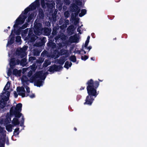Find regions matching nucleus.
Wrapping results in <instances>:
<instances>
[{
    "instance_id": "obj_1",
    "label": "nucleus",
    "mask_w": 147,
    "mask_h": 147,
    "mask_svg": "<svg viewBox=\"0 0 147 147\" xmlns=\"http://www.w3.org/2000/svg\"><path fill=\"white\" fill-rule=\"evenodd\" d=\"M86 89L88 95L86 97L84 105H91L98 94L96 89L99 85V82L97 81H94L92 79L88 80L86 83Z\"/></svg>"
},
{
    "instance_id": "obj_2",
    "label": "nucleus",
    "mask_w": 147,
    "mask_h": 147,
    "mask_svg": "<svg viewBox=\"0 0 147 147\" xmlns=\"http://www.w3.org/2000/svg\"><path fill=\"white\" fill-rule=\"evenodd\" d=\"M22 104L21 103L18 104L15 107H12L10 110V115L11 116L14 115L15 117L14 118L12 121V123L13 126L18 125L20 123L18 119L22 115V114L20 113L22 110Z\"/></svg>"
},
{
    "instance_id": "obj_3",
    "label": "nucleus",
    "mask_w": 147,
    "mask_h": 147,
    "mask_svg": "<svg viewBox=\"0 0 147 147\" xmlns=\"http://www.w3.org/2000/svg\"><path fill=\"white\" fill-rule=\"evenodd\" d=\"M31 10L30 7L29 6L26 8L24 10V12H22L15 21V24L13 26V28H17L18 25L23 24L27 18L25 15H26L29 11Z\"/></svg>"
},
{
    "instance_id": "obj_4",
    "label": "nucleus",
    "mask_w": 147,
    "mask_h": 147,
    "mask_svg": "<svg viewBox=\"0 0 147 147\" xmlns=\"http://www.w3.org/2000/svg\"><path fill=\"white\" fill-rule=\"evenodd\" d=\"M23 86L26 88V93L25 94V90L23 86H18L17 88V91L18 93V94L22 96V97H27L29 96V94L30 93V88L28 86L23 84Z\"/></svg>"
},
{
    "instance_id": "obj_5",
    "label": "nucleus",
    "mask_w": 147,
    "mask_h": 147,
    "mask_svg": "<svg viewBox=\"0 0 147 147\" xmlns=\"http://www.w3.org/2000/svg\"><path fill=\"white\" fill-rule=\"evenodd\" d=\"M36 20L34 23V32L37 35H39L41 33L43 30L42 24L39 22H36Z\"/></svg>"
},
{
    "instance_id": "obj_6",
    "label": "nucleus",
    "mask_w": 147,
    "mask_h": 147,
    "mask_svg": "<svg viewBox=\"0 0 147 147\" xmlns=\"http://www.w3.org/2000/svg\"><path fill=\"white\" fill-rule=\"evenodd\" d=\"M41 78H37L35 75V73L30 78V81L32 83L34 82V84L37 87H40L42 85L43 82L41 80Z\"/></svg>"
},
{
    "instance_id": "obj_7",
    "label": "nucleus",
    "mask_w": 147,
    "mask_h": 147,
    "mask_svg": "<svg viewBox=\"0 0 147 147\" xmlns=\"http://www.w3.org/2000/svg\"><path fill=\"white\" fill-rule=\"evenodd\" d=\"M49 69L48 71L52 73H53L54 71H59L63 68V67L61 65H57L55 64L51 65L49 67Z\"/></svg>"
},
{
    "instance_id": "obj_8",
    "label": "nucleus",
    "mask_w": 147,
    "mask_h": 147,
    "mask_svg": "<svg viewBox=\"0 0 147 147\" xmlns=\"http://www.w3.org/2000/svg\"><path fill=\"white\" fill-rule=\"evenodd\" d=\"M35 36L32 31H29L28 36L26 37V40L30 42H33L35 41L36 40L35 38Z\"/></svg>"
},
{
    "instance_id": "obj_9",
    "label": "nucleus",
    "mask_w": 147,
    "mask_h": 147,
    "mask_svg": "<svg viewBox=\"0 0 147 147\" xmlns=\"http://www.w3.org/2000/svg\"><path fill=\"white\" fill-rule=\"evenodd\" d=\"M48 74V72H46L43 74L42 71H39L35 73V75L37 78H41L42 80H44L46 78Z\"/></svg>"
},
{
    "instance_id": "obj_10",
    "label": "nucleus",
    "mask_w": 147,
    "mask_h": 147,
    "mask_svg": "<svg viewBox=\"0 0 147 147\" xmlns=\"http://www.w3.org/2000/svg\"><path fill=\"white\" fill-rule=\"evenodd\" d=\"M41 5L42 7L45 9L47 7L48 8H51L53 6V3H45L44 0H41Z\"/></svg>"
},
{
    "instance_id": "obj_11",
    "label": "nucleus",
    "mask_w": 147,
    "mask_h": 147,
    "mask_svg": "<svg viewBox=\"0 0 147 147\" xmlns=\"http://www.w3.org/2000/svg\"><path fill=\"white\" fill-rule=\"evenodd\" d=\"M39 0H36L34 2L32 3L29 6L31 10L35 9L36 7L40 6Z\"/></svg>"
},
{
    "instance_id": "obj_12",
    "label": "nucleus",
    "mask_w": 147,
    "mask_h": 147,
    "mask_svg": "<svg viewBox=\"0 0 147 147\" xmlns=\"http://www.w3.org/2000/svg\"><path fill=\"white\" fill-rule=\"evenodd\" d=\"M13 30H12L11 31V34L10 36H11L10 39L8 41V42L7 44V46L9 45H11L13 44L15 40V35L14 34H13Z\"/></svg>"
},
{
    "instance_id": "obj_13",
    "label": "nucleus",
    "mask_w": 147,
    "mask_h": 147,
    "mask_svg": "<svg viewBox=\"0 0 147 147\" xmlns=\"http://www.w3.org/2000/svg\"><path fill=\"white\" fill-rule=\"evenodd\" d=\"M59 54L61 55H65V57H67L69 55V53L67 50L62 49L60 50Z\"/></svg>"
},
{
    "instance_id": "obj_14",
    "label": "nucleus",
    "mask_w": 147,
    "mask_h": 147,
    "mask_svg": "<svg viewBox=\"0 0 147 147\" xmlns=\"http://www.w3.org/2000/svg\"><path fill=\"white\" fill-rule=\"evenodd\" d=\"M9 64L11 68L13 69L14 68L16 65L15 58H12L11 59Z\"/></svg>"
},
{
    "instance_id": "obj_15",
    "label": "nucleus",
    "mask_w": 147,
    "mask_h": 147,
    "mask_svg": "<svg viewBox=\"0 0 147 147\" xmlns=\"http://www.w3.org/2000/svg\"><path fill=\"white\" fill-rule=\"evenodd\" d=\"M44 16L45 15L43 10L41 8H39L38 17H39V19H42L44 18Z\"/></svg>"
},
{
    "instance_id": "obj_16",
    "label": "nucleus",
    "mask_w": 147,
    "mask_h": 147,
    "mask_svg": "<svg viewBox=\"0 0 147 147\" xmlns=\"http://www.w3.org/2000/svg\"><path fill=\"white\" fill-rule=\"evenodd\" d=\"M24 52L23 49L21 48L20 50H17L16 53L17 55L20 56L21 58H22L24 57Z\"/></svg>"
},
{
    "instance_id": "obj_17",
    "label": "nucleus",
    "mask_w": 147,
    "mask_h": 147,
    "mask_svg": "<svg viewBox=\"0 0 147 147\" xmlns=\"http://www.w3.org/2000/svg\"><path fill=\"white\" fill-rule=\"evenodd\" d=\"M51 29L48 27L45 28L43 31L45 35L46 36L50 35L51 34Z\"/></svg>"
},
{
    "instance_id": "obj_18",
    "label": "nucleus",
    "mask_w": 147,
    "mask_h": 147,
    "mask_svg": "<svg viewBox=\"0 0 147 147\" xmlns=\"http://www.w3.org/2000/svg\"><path fill=\"white\" fill-rule=\"evenodd\" d=\"M21 70H18L17 69H15L13 70V74L16 76H20L21 75Z\"/></svg>"
},
{
    "instance_id": "obj_19",
    "label": "nucleus",
    "mask_w": 147,
    "mask_h": 147,
    "mask_svg": "<svg viewBox=\"0 0 147 147\" xmlns=\"http://www.w3.org/2000/svg\"><path fill=\"white\" fill-rule=\"evenodd\" d=\"M47 46L49 48H55L56 47V44L51 40L49 41L47 43Z\"/></svg>"
},
{
    "instance_id": "obj_20",
    "label": "nucleus",
    "mask_w": 147,
    "mask_h": 147,
    "mask_svg": "<svg viewBox=\"0 0 147 147\" xmlns=\"http://www.w3.org/2000/svg\"><path fill=\"white\" fill-rule=\"evenodd\" d=\"M66 60V59H65V57H60L59 59H57V63L60 65L62 66Z\"/></svg>"
},
{
    "instance_id": "obj_21",
    "label": "nucleus",
    "mask_w": 147,
    "mask_h": 147,
    "mask_svg": "<svg viewBox=\"0 0 147 147\" xmlns=\"http://www.w3.org/2000/svg\"><path fill=\"white\" fill-rule=\"evenodd\" d=\"M6 103H5L3 100H2V99L0 100V107L1 108L3 109L6 106H7V107H8L9 105H6Z\"/></svg>"
},
{
    "instance_id": "obj_22",
    "label": "nucleus",
    "mask_w": 147,
    "mask_h": 147,
    "mask_svg": "<svg viewBox=\"0 0 147 147\" xmlns=\"http://www.w3.org/2000/svg\"><path fill=\"white\" fill-rule=\"evenodd\" d=\"M40 52L38 49H35L33 50L32 53H33V55L34 56H38L39 55Z\"/></svg>"
},
{
    "instance_id": "obj_23",
    "label": "nucleus",
    "mask_w": 147,
    "mask_h": 147,
    "mask_svg": "<svg viewBox=\"0 0 147 147\" xmlns=\"http://www.w3.org/2000/svg\"><path fill=\"white\" fill-rule=\"evenodd\" d=\"M13 125L11 124H9L6 125L5 126L6 130L9 132H11L12 131V127Z\"/></svg>"
},
{
    "instance_id": "obj_24",
    "label": "nucleus",
    "mask_w": 147,
    "mask_h": 147,
    "mask_svg": "<svg viewBox=\"0 0 147 147\" xmlns=\"http://www.w3.org/2000/svg\"><path fill=\"white\" fill-rule=\"evenodd\" d=\"M79 9H80L77 5L76 4H74L72 6L71 11L72 12H74V11H78Z\"/></svg>"
},
{
    "instance_id": "obj_25",
    "label": "nucleus",
    "mask_w": 147,
    "mask_h": 147,
    "mask_svg": "<svg viewBox=\"0 0 147 147\" xmlns=\"http://www.w3.org/2000/svg\"><path fill=\"white\" fill-rule=\"evenodd\" d=\"M12 116H10V114L9 115L7 114L6 116V118L5 121V122L8 123H10L11 121V117Z\"/></svg>"
},
{
    "instance_id": "obj_26",
    "label": "nucleus",
    "mask_w": 147,
    "mask_h": 147,
    "mask_svg": "<svg viewBox=\"0 0 147 147\" xmlns=\"http://www.w3.org/2000/svg\"><path fill=\"white\" fill-rule=\"evenodd\" d=\"M51 62L47 60H46L43 64V67H47L48 65H50Z\"/></svg>"
},
{
    "instance_id": "obj_27",
    "label": "nucleus",
    "mask_w": 147,
    "mask_h": 147,
    "mask_svg": "<svg viewBox=\"0 0 147 147\" xmlns=\"http://www.w3.org/2000/svg\"><path fill=\"white\" fill-rule=\"evenodd\" d=\"M86 9H82L81 10V12L79 14V16L81 17H82L86 13Z\"/></svg>"
},
{
    "instance_id": "obj_28",
    "label": "nucleus",
    "mask_w": 147,
    "mask_h": 147,
    "mask_svg": "<svg viewBox=\"0 0 147 147\" xmlns=\"http://www.w3.org/2000/svg\"><path fill=\"white\" fill-rule=\"evenodd\" d=\"M34 16V14L33 13H31L28 17L27 20H26L27 22H29L30 21L33 19Z\"/></svg>"
},
{
    "instance_id": "obj_29",
    "label": "nucleus",
    "mask_w": 147,
    "mask_h": 147,
    "mask_svg": "<svg viewBox=\"0 0 147 147\" xmlns=\"http://www.w3.org/2000/svg\"><path fill=\"white\" fill-rule=\"evenodd\" d=\"M78 39L77 36L75 35L71 36L70 37V40L73 41V42H76V40Z\"/></svg>"
},
{
    "instance_id": "obj_30",
    "label": "nucleus",
    "mask_w": 147,
    "mask_h": 147,
    "mask_svg": "<svg viewBox=\"0 0 147 147\" xmlns=\"http://www.w3.org/2000/svg\"><path fill=\"white\" fill-rule=\"evenodd\" d=\"M10 84L11 83L9 82H8L5 86L3 89V90L6 91L8 90L9 89Z\"/></svg>"
},
{
    "instance_id": "obj_31",
    "label": "nucleus",
    "mask_w": 147,
    "mask_h": 147,
    "mask_svg": "<svg viewBox=\"0 0 147 147\" xmlns=\"http://www.w3.org/2000/svg\"><path fill=\"white\" fill-rule=\"evenodd\" d=\"M26 61L27 59L26 58H24L22 59L20 61V64L24 66L26 64Z\"/></svg>"
},
{
    "instance_id": "obj_32",
    "label": "nucleus",
    "mask_w": 147,
    "mask_h": 147,
    "mask_svg": "<svg viewBox=\"0 0 147 147\" xmlns=\"http://www.w3.org/2000/svg\"><path fill=\"white\" fill-rule=\"evenodd\" d=\"M22 29H20V28L19 27V28L16 30L15 28H14L13 30V32L14 31V32L17 35H19L20 34L21 30Z\"/></svg>"
},
{
    "instance_id": "obj_33",
    "label": "nucleus",
    "mask_w": 147,
    "mask_h": 147,
    "mask_svg": "<svg viewBox=\"0 0 147 147\" xmlns=\"http://www.w3.org/2000/svg\"><path fill=\"white\" fill-rule=\"evenodd\" d=\"M70 60L73 62H75L76 61V58L75 55H71L69 58Z\"/></svg>"
},
{
    "instance_id": "obj_34",
    "label": "nucleus",
    "mask_w": 147,
    "mask_h": 147,
    "mask_svg": "<svg viewBox=\"0 0 147 147\" xmlns=\"http://www.w3.org/2000/svg\"><path fill=\"white\" fill-rule=\"evenodd\" d=\"M57 29L56 28L54 27L53 29V31L52 33V35L53 36H55L57 34Z\"/></svg>"
},
{
    "instance_id": "obj_35",
    "label": "nucleus",
    "mask_w": 147,
    "mask_h": 147,
    "mask_svg": "<svg viewBox=\"0 0 147 147\" xmlns=\"http://www.w3.org/2000/svg\"><path fill=\"white\" fill-rule=\"evenodd\" d=\"M19 130V128H17L15 129L13 132V135L15 136H16L17 135H18L19 134V132H18Z\"/></svg>"
},
{
    "instance_id": "obj_36",
    "label": "nucleus",
    "mask_w": 147,
    "mask_h": 147,
    "mask_svg": "<svg viewBox=\"0 0 147 147\" xmlns=\"http://www.w3.org/2000/svg\"><path fill=\"white\" fill-rule=\"evenodd\" d=\"M6 139L5 136H4L3 138H0V144H5Z\"/></svg>"
},
{
    "instance_id": "obj_37",
    "label": "nucleus",
    "mask_w": 147,
    "mask_h": 147,
    "mask_svg": "<svg viewBox=\"0 0 147 147\" xmlns=\"http://www.w3.org/2000/svg\"><path fill=\"white\" fill-rule=\"evenodd\" d=\"M28 25V22H26L22 26L20 27V28L22 30L23 29L27 27Z\"/></svg>"
},
{
    "instance_id": "obj_38",
    "label": "nucleus",
    "mask_w": 147,
    "mask_h": 147,
    "mask_svg": "<svg viewBox=\"0 0 147 147\" xmlns=\"http://www.w3.org/2000/svg\"><path fill=\"white\" fill-rule=\"evenodd\" d=\"M36 59V58L34 57H30L29 58V61L32 63L33 61L35 60Z\"/></svg>"
},
{
    "instance_id": "obj_39",
    "label": "nucleus",
    "mask_w": 147,
    "mask_h": 147,
    "mask_svg": "<svg viewBox=\"0 0 147 147\" xmlns=\"http://www.w3.org/2000/svg\"><path fill=\"white\" fill-rule=\"evenodd\" d=\"M16 42H19L21 40V37L20 36H17L16 38Z\"/></svg>"
},
{
    "instance_id": "obj_40",
    "label": "nucleus",
    "mask_w": 147,
    "mask_h": 147,
    "mask_svg": "<svg viewBox=\"0 0 147 147\" xmlns=\"http://www.w3.org/2000/svg\"><path fill=\"white\" fill-rule=\"evenodd\" d=\"M64 67L67 69H68L69 68V62L68 61L65 62Z\"/></svg>"
},
{
    "instance_id": "obj_41",
    "label": "nucleus",
    "mask_w": 147,
    "mask_h": 147,
    "mask_svg": "<svg viewBox=\"0 0 147 147\" xmlns=\"http://www.w3.org/2000/svg\"><path fill=\"white\" fill-rule=\"evenodd\" d=\"M67 31L68 34L70 35H71L73 34V30H71L69 28H68L67 29Z\"/></svg>"
},
{
    "instance_id": "obj_42",
    "label": "nucleus",
    "mask_w": 147,
    "mask_h": 147,
    "mask_svg": "<svg viewBox=\"0 0 147 147\" xmlns=\"http://www.w3.org/2000/svg\"><path fill=\"white\" fill-rule=\"evenodd\" d=\"M61 39H62V38L60 36H57L55 38V40L56 43H57V40H60Z\"/></svg>"
},
{
    "instance_id": "obj_43",
    "label": "nucleus",
    "mask_w": 147,
    "mask_h": 147,
    "mask_svg": "<svg viewBox=\"0 0 147 147\" xmlns=\"http://www.w3.org/2000/svg\"><path fill=\"white\" fill-rule=\"evenodd\" d=\"M44 61V59L41 58H39L38 60L37 61V63L39 64L42 63Z\"/></svg>"
},
{
    "instance_id": "obj_44",
    "label": "nucleus",
    "mask_w": 147,
    "mask_h": 147,
    "mask_svg": "<svg viewBox=\"0 0 147 147\" xmlns=\"http://www.w3.org/2000/svg\"><path fill=\"white\" fill-rule=\"evenodd\" d=\"M88 58V57L87 55H85L84 57L82 56L81 57V59L82 60L86 61Z\"/></svg>"
},
{
    "instance_id": "obj_45",
    "label": "nucleus",
    "mask_w": 147,
    "mask_h": 147,
    "mask_svg": "<svg viewBox=\"0 0 147 147\" xmlns=\"http://www.w3.org/2000/svg\"><path fill=\"white\" fill-rule=\"evenodd\" d=\"M24 119L23 116H22V119L20 121L21 124L20 125L21 126H22L24 125Z\"/></svg>"
},
{
    "instance_id": "obj_46",
    "label": "nucleus",
    "mask_w": 147,
    "mask_h": 147,
    "mask_svg": "<svg viewBox=\"0 0 147 147\" xmlns=\"http://www.w3.org/2000/svg\"><path fill=\"white\" fill-rule=\"evenodd\" d=\"M33 74V71H32L30 70L29 71L27 74V76L29 77H31L32 74Z\"/></svg>"
},
{
    "instance_id": "obj_47",
    "label": "nucleus",
    "mask_w": 147,
    "mask_h": 147,
    "mask_svg": "<svg viewBox=\"0 0 147 147\" xmlns=\"http://www.w3.org/2000/svg\"><path fill=\"white\" fill-rule=\"evenodd\" d=\"M28 81V80L27 79H22V82H23V83H26V84L27 85H28L29 84Z\"/></svg>"
},
{
    "instance_id": "obj_48",
    "label": "nucleus",
    "mask_w": 147,
    "mask_h": 147,
    "mask_svg": "<svg viewBox=\"0 0 147 147\" xmlns=\"http://www.w3.org/2000/svg\"><path fill=\"white\" fill-rule=\"evenodd\" d=\"M79 22V19H75L74 20V24L75 25H76Z\"/></svg>"
},
{
    "instance_id": "obj_49",
    "label": "nucleus",
    "mask_w": 147,
    "mask_h": 147,
    "mask_svg": "<svg viewBox=\"0 0 147 147\" xmlns=\"http://www.w3.org/2000/svg\"><path fill=\"white\" fill-rule=\"evenodd\" d=\"M80 9H79L78 11H74V12H75L74 13V15L75 16H77L78 14V13H80Z\"/></svg>"
},
{
    "instance_id": "obj_50",
    "label": "nucleus",
    "mask_w": 147,
    "mask_h": 147,
    "mask_svg": "<svg viewBox=\"0 0 147 147\" xmlns=\"http://www.w3.org/2000/svg\"><path fill=\"white\" fill-rule=\"evenodd\" d=\"M9 98L8 97H6L5 98H2V100H3L7 104V102Z\"/></svg>"
},
{
    "instance_id": "obj_51",
    "label": "nucleus",
    "mask_w": 147,
    "mask_h": 147,
    "mask_svg": "<svg viewBox=\"0 0 147 147\" xmlns=\"http://www.w3.org/2000/svg\"><path fill=\"white\" fill-rule=\"evenodd\" d=\"M89 42V41L86 40L85 41V44L84 45V47L85 48L87 47L88 45V44Z\"/></svg>"
},
{
    "instance_id": "obj_52",
    "label": "nucleus",
    "mask_w": 147,
    "mask_h": 147,
    "mask_svg": "<svg viewBox=\"0 0 147 147\" xmlns=\"http://www.w3.org/2000/svg\"><path fill=\"white\" fill-rule=\"evenodd\" d=\"M64 2L66 4L69 5L70 3V0H63Z\"/></svg>"
},
{
    "instance_id": "obj_53",
    "label": "nucleus",
    "mask_w": 147,
    "mask_h": 147,
    "mask_svg": "<svg viewBox=\"0 0 147 147\" xmlns=\"http://www.w3.org/2000/svg\"><path fill=\"white\" fill-rule=\"evenodd\" d=\"M65 16L66 17H68L69 15V13L68 12H66L64 13Z\"/></svg>"
},
{
    "instance_id": "obj_54",
    "label": "nucleus",
    "mask_w": 147,
    "mask_h": 147,
    "mask_svg": "<svg viewBox=\"0 0 147 147\" xmlns=\"http://www.w3.org/2000/svg\"><path fill=\"white\" fill-rule=\"evenodd\" d=\"M12 74V72L10 69H9L8 70V71L7 73V75L9 76L11 75Z\"/></svg>"
},
{
    "instance_id": "obj_55",
    "label": "nucleus",
    "mask_w": 147,
    "mask_h": 147,
    "mask_svg": "<svg viewBox=\"0 0 147 147\" xmlns=\"http://www.w3.org/2000/svg\"><path fill=\"white\" fill-rule=\"evenodd\" d=\"M81 98V96L80 95H78L77 96L76 99L77 101H78Z\"/></svg>"
},
{
    "instance_id": "obj_56",
    "label": "nucleus",
    "mask_w": 147,
    "mask_h": 147,
    "mask_svg": "<svg viewBox=\"0 0 147 147\" xmlns=\"http://www.w3.org/2000/svg\"><path fill=\"white\" fill-rule=\"evenodd\" d=\"M68 28H69L71 30H73V31H74V26L73 25H71Z\"/></svg>"
},
{
    "instance_id": "obj_57",
    "label": "nucleus",
    "mask_w": 147,
    "mask_h": 147,
    "mask_svg": "<svg viewBox=\"0 0 147 147\" xmlns=\"http://www.w3.org/2000/svg\"><path fill=\"white\" fill-rule=\"evenodd\" d=\"M59 45V47L58 49H60L61 48L63 47L62 44L61 43H59V44H57Z\"/></svg>"
},
{
    "instance_id": "obj_58",
    "label": "nucleus",
    "mask_w": 147,
    "mask_h": 147,
    "mask_svg": "<svg viewBox=\"0 0 147 147\" xmlns=\"http://www.w3.org/2000/svg\"><path fill=\"white\" fill-rule=\"evenodd\" d=\"M31 98H33L35 97V95L34 94H32L28 96Z\"/></svg>"
},
{
    "instance_id": "obj_59",
    "label": "nucleus",
    "mask_w": 147,
    "mask_h": 147,
    "mask_svg": "<svg viewBox=\"0 0 147 147\" xmlns=\"http://www.w3.org/2000/svg\"><path fill=\"white\" fill-rule=\"evenodd\" d=\"M20 61L19 60L17 59L16 60V65H19V63L20 64Z\"/></svg>"
},
{
    "instance_id": "obj_60",
    "label": "nucleus",
    "mask_w": 147,
    "mask_h": 147,
    "mask_svg": "<svg viewBox=\"0 0 147 147\" xmlns=\"http://www.w3.org/2000/svg\"><path fill=\"white\" fill-rule=\"evenodd\" d=\"M81 28V26H79L78 27V28L77 29V31L80 34H81V30L80 28Z\"/></svg>"
},
{
    "instance_id": "obj_61",
    "label": "nucleus",
    "mask_w": 147,
    "mask_h": 147,
    "mask_svg": "<svg viewBox=\"0 0 147 147\" xmlns=\"http://www.w3.org/2000/svg\"><path fill=\"white\" fill-rule=\"evenodd\" d=\"M76 3L78 5H80L82 4V2L80 1H76Z\"/></svg>"
},
{
    "instance_id": "obj_62",
    "label": "nucleus",
    "mask_w": 147,
    "mask_h": 147,
    "mask_svg": "<svg viewBox=\"0 0 147 147\" xmlns=\"http://www.w3.org/2000/svg\"><path fill=\"white\" fill-rule=\"evenodd\" d=\"M14 94L15 97L17 98L18 96V94L16 92L14 91Z\"/></svg>"
},
{
    "instance_id": "obj_63",
    "label": "nucleus",
    "mask_w": 147,
    "mask_h": 147,
    "mask_svg": "<svg viewBox=\"0 0 147 147\" xmlns=\"http://www.w3.org/2000/svg\"><path fill=\"white\" fill-rule=\"evenodd\" d=\"M85 48L87 49L88 50V51H90V50L92 49V47L91 46H90L88 47H87Z\"/></svg>"
},
{
    "instance_id": "obj_64",
    "label": "nucleus",
    "mask_w": 147,
    "mask_h": 147,
    "mask_svg": "<svg viewBox=\"0 0 147 147\" xmlns=\"http://www.w3.org/2000/svg\"><path fill=\"white\" fill-rule=\"evenodd\" d=\"M6 95H7V97H8L9 98V96H10V93H9V92H8V91H7Z\"/></svg>"
}]
</instances>
